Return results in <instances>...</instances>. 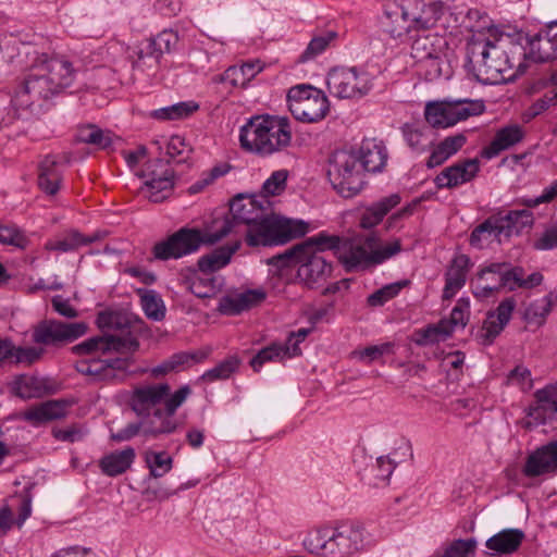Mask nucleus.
I'll list each match as a JSON object with an SVG mask.
<instances>
[{
  "mask_svg": "<svg viewBox=\"0 0 557 557\" xmlns=\"http://www.w3.org/2000/svg\"><path fill=\"white\" fill-rule=\"evenodd\" d=\"M14 511L18 518L16 523L23 524L32 512V495L28 490L11 497V505L3 506L0 509V535H4L14 523Z\"/></svg>",
  "mask_w": 557,
  "mask_h": 557,
  "instance_id": "bb28decb",
  "label": "nucleus"
},
{
  "mask_svg": "<svg viewBox=\"0 0 557 557\" xmlns=\"http://www.w3.org/2000/svg\"><path fill=\"white\" fill-rule=\"evenodd\" d=\"M357 156L362 164L363 172L381 171L387 159L384 148L373 140L363 141Z\"/></svg>",
  "mask_w": 557,
  "mask_h": 557,
  "instance_id": "4c0bfd02",
  "label": "nucleus"
},
{
  "mask_svg": "<svg viewBox=\"0 0 557 557\" xmlns=\"http://www.w3.org/2000/svg\"><path fill=\"white\" fill-rule=\"evenodd\" d=\"M338 236L320 233L300 245L272 257L269 264L277 268L298 265V277L309 287L321 284L332 274V264L322 256L326 249H333Z\"/></svg>",
  "mask_w": 557,
  "mask_h": 557,
  "instance_id": "7ed1b4c3",
  "label": "nucleus"
},
{
  "mask_svg": "<svg viewBox=\"0 0 557 557\" xmlns=\"http://www.w3.org/2000/svg\"><path fill=\"white\" fill-rule=\"evenodd\" d=\"M404 136L407 144L416 151L421 152L431 144L429 135L419 128L406 126L404 128Z\"/></svg>",
  "mask_w": 557,
  "mask_h": 557,
  "instance_id": "774afa93",
  "label": "nucleus"
},
{
  "mask_svg": "<svg viewBox=\"0 0 557 557\" xmlns=\"http://www.w3.org/2000/svg\"><path fill=\"white\" fill-rule=\"evenodd\" d=\"M407 13L401 8H395L392 11H385V17L382 22L385 32L393 38H398L410 27L407 24Z\"/></svg>",
  "mask_w": 557,
  "mask_h": 557,
  "instance_id": "8fccbe9b",
  "label": "nucleus"
},
{
  "mask_svg": "<svg viewBox=\"0 0 557 557\" xmlns=\"http://www.w3.org/2000/svg\"><path fill=\"white\" fill-rule=\"evenodd\" d=\"M466 140V137L461 134L445 138L432 150L426 161V166L432 169L442 165L463 147Z\"/></svg>",
  "mask_w": 557,
  "mask_h": 557,
  "instance_id": "ea45409f",
  "label": "nucleus"
},
{
  "mask_svg": "<svg viewBox=\"0 0 557 557\" xmlns=\"http://www.w3.org/2000/svg\"><path fill=\"white\" fill-rule=\"evenodd\" d=\"M475 549L474 539L456 540L446 547L442 557H474Z\"/></svg>",
  "mask_w": 557,
  "mask_h": 557,
  "instance_id": "052dcab7",
  "label": "nucleus"
},
{
  "mask_svg": "<svg viewBox=\"0 0 557 557\" xmlns=\"http://www.w3.org/2000/svg\"><path fill=\"white\" fill-rule=\"evenodd\" d=\"M396 463L385 456H381L376 459L372 471L374 472V486L386 485L389 476L395 470Z\"/></svg>",
  "mask_w": 557,
  "mask_h": 557,
  "instance_id": "680f3d73",
  "label": "nucleus"
},
{
  "mask_svg": "<svg viewBox=\"0 0 557 557\" xmlns=\"http://www.w3.org/2000/svg\"><path fill=\"white\" fill-rule=\"evenodd\" d=\"M480 171L476 158L465 159L445 168L434 180L437 188L453 189L471 182Z\"/></svg>",
  "mask_w": 557,
  "mask_h": 557,
  "instance_id": "5701e85b",
  "label": "nucleus"
},
{
  "mask_svg": "<svg viewBox=\"0 0 557 557\" xmlns=\"http://www.w3.org/2000/svg\"><path fill=\"white\" fill-rule=\"evenodd\" d=\"M503 220L508 225V232L512 234L520 233L525 226H530L533 223V214L528 210H511L507 213H503Z\"/></svg>",
  "mask_w": 557,
  "mask_h": 557,
  "instance_id": "4d7b16f0",
  "label": "nucleus"
},
{
  "mask_svg": "<svg viewBox=\"0 0 557 557\" xmlns=\"http://www.w3.org/2000/svg\"><path fill=\"white\" fill-rule=\"evenodd\" d=\"M178 42V36L171 29L159 33L154 38L148 39L145 47L138 52V61L145 57L152 58L156 63L159 62L163 53L171 52Z\"/></svg>",
  "mask_w": 557,
  "mask_h": 557,
  "instance_id": "72a5a7b5",
  "label": "nucleus"
},
{
  "mask_svg": "<svg viewBox=\"0 0 557 557\" xmlns=\"http://www.w3.org/2000/svg\"><path fill=\"white\" fill-rule=\"evenodd\" d=\"M409 284V281L404 280L383 286L368 296L367 302L371 307H380L385 302L396 297L399 292Z\"/></svg>",
  "mask_w": 557,
  "mask_h": 557,
  "instance_id": "6e6d98bb",
  "label": "nucleus"
},
{
  "mask_svg": "<svg viewBox=\"0 0 557 557\" xmlns=\"http://www.w3.org/2000/svg\"><path fill=\"white\" fill-rule=\"evenodd\" d=\"M522 472L528 478L557 473V441H550L531 451Z\"/></svg>",
  "mask_w": 557,
  "mask_h": 557,
  "instance_id": "4be33fe9",
  "label": "nucleus"
},
{
  "mask_svg": "<svg viewBox=\"0 0 557 557\" xmlns=\"http://www.w3.org/2000/svg\"><path fill=\"white\" fill-rule=\"evenodd\" d=\"M76 138L81 143L95 145L101 149H106L112 144L111 132L103 131L94 124L79 126Z\"/></svg>",
  "mask_w": 557,
  "mask_h": 557,
  "instance_id": "c03bdc74",
  "label": "nucleus"
},
{
  "mask_svg": "<svg viewBox=\"0 0 557 557\" xmlns=\"http://www.w3.org/2000/svg\"><path fill=\"white\" fill-rule=\"evenodd\" d=\"M88 325L85 322H62L46 319L37 323L32 333L34 343L45 346L60 347L85 335Z\"/></svg>",
  "mask_w": 557,
  "mask_h": 557,
  "instance_id": "4468645a",
  "label": "nucleus"
},
{
  "mask_svg": "<svg viewBox=\"0 0 557 557\" xmlns=\"http://www.w3.org/2000/svg\"><path fill=\"white\" fill-rule=\"evenodd\" d=\"M260 71L258 61L230 66L221 75V82L228 83L232 87H245Z\"/></svg>",
  "mask_w": 557,
  "mask_h": 557,
  "instance_id": "a19ab883",
  "label": "nucleus"
},
{
  "mask_svg": "<svg viewBox=\"0 0 557 557\" xmlns=\"http://www.w3.org/2000/svg\"><path fill=\"white\" fill-rule=\"evenodd\" d=\"M97 325L104 331H120L121 335L104 334L103 336H95L75 345L71 348L75 355H91L101 352L107 355L110 352L126 354L135 352L139 347L137 338L133 337L128 331L129 319L120 311L106 310L97 315Z\"/></svg>",
  "mask_w": 557,
  "mask_h": 557,
  "instance_id": "39448f33",
  "label": "nucleus"
},
{
  "mask_svg": "<svg viewBox=\"0 0 557 557\" xmlns=\"http://www.w3.org/2000/svg\"><path fill=\"white\" fill-rule=\"evenodd\" d=\"M363 535V528L359 524L324 527L310 530L302 545L309 553L323 557H348L362 548Z\"/></svg>",
  "mask_w": 557,
  "mask_h": 557,
  "instance_id": "0eeeda50",
  "label": "nucleus"
},
{
  "mask_svg": "<svg viewBox=\"0 0 557 557\" xmlns=\"http://www.w3.org/2000/svg\"><path fill=\"white\" fill-rule=\"evenodd\" d=\"M447 10L443 1H432L425 4L421 12L413 17L412 23L417 29H430L436 25L444 12Z\"/></svg>",
  "mask_w": 557,
  "mask_h": 557,
  "instance_id": "37998d69",
  "label": "nucleus"
},
{
  "mask_svg": "<svg viewBox=\"0 0 557 557\" xmlns=\"http://www.w3.org/2000/svg\"><path fill=\"white\" fill-rule=\"evenodd\" d=\"M524 533L519 529H506L490 537L485 545L495 554L508 555L515 553L522 541Z\"/></svg>",
  "mask_w": 557,
  "mask_h": 557,
  "instance_id": "e433bc0d",
  "label": "nucleus"
},
{
  "mask_svg": "<svg viewBox=\"0 0 557 557\" xmlns=\"http://www.w3.org/2000/svg\"><path fill=\"white\" fill-rule=\"evenodd\" d=\"M96 352H94L95 355ZM89 359L77 362L76 369L82 374L94 377L95 380H110V367L107 359L94 358L92 354Z\"/></svg>",
  "mask_w": 557,
  "mask_h": 557,
  "instance_id": "09e8293b",
  "label": "nucleus"
},
{
  "mask_svg": "<svg viewBox=\"0 0 557 557\" xmlns=\"http://www.w3.org/2000/svg\"><path fill=\"white\" fill-rule=\"evenodd\" d=\"M212 273L194 274L186 281L187 288L198 298L213 297L218 292L216 278Z\"/></svg>",
  "mask_w": 557,
  "mask_h": 557,
  "instance_id": "a18cd8bd",
  "label": "nucleus"
},
{
  "mask_svg": "<svg viewBox=\"0 0 557 557\" xmlns=\"http://www.w3.org/2000/svg\"><path fill=\"white\" fill-rule=\"evenodd\" d=\"M482 100L458 99L429 102L425 106L426 122L435 128H446L484 112Z\"/></svg>",
  "mask_w": 557,
  "mask_h": 557,
  "instance_id": "9b49d317",
  "label": "nucleus"
},
{
  "mask_svg": "<svg viewBox=\"0 0 557 557\" xmlns=\"http://www.w3.org/2000/svg\"><path fill=\"white\" fill-rule=\"evenodd\" d=\"M327 176L333 188L345 198L356 196L364 185L362 164L354 151H335L329 162Z\"/></svg>",
  "mask_w": 557,
  "mask_h": 557,
  "instance_id": "9d476101",
  "label": "nucleus"
},
{
  "mask_svg": "<svg viewBox=\"0 0 557 557\" xmlns=\"http://www.w3.org/2000/svg\"><path fill=\"white\" fill-rule=\"evenodd\" d=\"M70 403L63 399H52L32 406L22 413V418L34 426L59 420L67 414Z\"/></svg>",
  "mask_w": 557,
  "mask_h": 557,
  "instance_id": "393cba45",
  "label": "nucleus"
},
{
  "mask_svg": "<svg viewBox=\"0 0 557 557\" xmlns=\"http://www.w3.org/2000/svg\"><path fill=\"white\" fill-rule=\"evenodd\" d=\"M166 383L147 384L134 389L131 407L137 416H150L157 409L165 407V401L172 396Z\"/></svg>",
  "mask_w": 557,
  "mask_h": 557,
  "instance_id": "6ab92c4d",
  "label": "nucleus"
},
{
  "mask_svg": "<svg viewBox=\"0 0 557 557\" xmlns=\"http://www.w3.org/2000/svg\"><path fill=\"white\" fill-rule=\"evenodd\" d=\"M39 58L46 69L45 74L48 75L58 95L73 84L76 71L69 60L61 57H48L45 53Z\"/></svg>",
  "mask_w": 557,
  "mask_h": 557,
  "instance_id": "b1692460",
  "label": "nucleus"
},
{
  "mask_svg": "<svg viewBox=\"0 0 557 557\" xmlns=\"http://www.w3.org/2000/svg\"><path fill=\"white\" fill-rule=\"evenodd\" d=\"M139 293L145 314L153 321H161L165 317L163 300L153 290H139Z\"/></svg>",
  "mask_w": 557,
  "mask_h": 557,
  "instance_id": "864d4df0",
  "label": "nucleus"
},
{
  "mask_svg": "<svg viewBox=\"0 0 557 557\" xmlns=\"http://www.w3.org/2000/svg\"><path fill=\"white\" fill-rule=\"evenodd\" d=\"M447 42L438 34L426 33L418 35L411 45V57L416 62L426 61L428 58L445 54Z\"/></svg>",
  "mask_w": 557,
  "mask_h": 557,
  "instance_id": "c756f323",
  "label": "nucleus"
},
{
  "mask_svg": "<svg viewBox=\"0 0 557 557\" xmlns=\"http://www.w3.org/2000/svg\"><path fill=\"white\" fill-rule=\"evenodd\" d=\"M146 462L154 478H160L172 468V458L165 451H148Z\"/></svg>",
  "mask_w": 557,
  "mask_h": 557,
  "instance_id": "bf43d9fd",
  "label": "nucleus"
},
{
  "mask_svg": "<svg viewBox=\"0 0 557 557\" xmlns=\"http://www.w3.org/2000/svg\"><path fill=\"white\" fill-rule=\"evenodd\" d=\"M96 240V237L84 236L78 231H70L63 238L47 244V249L62 252L73 251Z\"/></svg>",
  "mask_w": 557,
  "mask_h": 557,
  "instance_id": "de8ad7c7",
  "label": "nucleus"
},
{
  "mask_svg": "<svg viewBox=\"0 0 557 557\" xmlns=\"http://www.w3.org/2000/svg\"><path fill=\"white\" fill-rule=\"evenodd\" d=\"M453 333L446 320H441L437 324L429 325L423 330L416 332V344L426 346L445 339Z\"/></svg>",
  "mask_w": 557,
  "mask_h": 557,
  "instance_id": "49530a36",
  "label": "nucleus"
},
{
  "mask_svg": "<svg viewBox=\"0 0 557 557\" xmlns=\"http://www.w3.org/2000/svg\"><path fill=\"white\" fill-rule=\"evenodd\" d=\"M503 213L491 215L471 233L469 243L472 247L483 249L493 243L502 244L510 238L508 225Z\"/></svg>",
  "mask_w": 557,
  "mask_h": 557,
  "instance_id": "412c9836",
  "label": "nucleus"
},
{
  "mask_svg": "<svg viewBox=\"0 0 557 557\" xmlns=\"http://www.w3.org/2000/svg\"><path fill=\"white\" fill-rule=\"evenodd\" d=\"M469 269L470 258L467 255H458L451 260L445 273L443 299H451L465 286Z\"/></svg>",
  "mask_w": 557,
  "mask_h": 557,
  "instance_id": "cd10ccee",
  "label": "nucleus"
},
{
  "mask_svg": "<svg viewBox=\"0 0 557 557\" xmlns=\"http://www.w3.org/2000/svg\"><path fill=\"white\" fill-rule=\"evenodd\" d=\"M286 349L282 345L272 344L262 348L250 361L252 369L258 372L261 367L269 361H281L286 358Z\"/></svg>",
  "mask_w": 557,
  "mask_h": 557,
  "instance_id": "13d9d810",
  "label": "nucleus"
},
{
  "mask_svg": "<svg viewBox=\"0 0 557 557\" xmlns=\"http://www.w3.org/2000/svg\"><path fill=\"white\" fill-rule=\"evenodd\" d=\"M379 237L374 234H357L339 238L333 249H336L339 261L347 271L366 270L380 264L397 255L401 245L398 239L381 247Z\"/></svg>",
  "mask_w": 557,
  "mask_h": 557,
  "instance_id": "423d86ee",
  "label": "nucleus"
},
{
  "mask_svg": "<svg viewBox=\"0 0 557 557\" xmlns=\"http://www.w3.org/2000/svg\"><path fill=\"white\" fill-rule=\"evenodd\" d=\"M416 63L419 66V71L424 74L425 79L434 81L443 74L444 54L431 57L426 61H418Z\"/></svg>",
  "mask_w": 557,
  "mask_h": 557,
  "instance_id": "338daca9",
  "label": "nucleus"
},
{
  "mask_svg": "<svg viewBox=\"0 0 557 557\" xmlns=\"http://www.w3.org/2000/svg\"><path fill=\"white\" fill-rule=\"evenodd\" d=\"M135 458V449L133 447H125L124 449L104 455L99 460V468L108 476H117L131 469Z\"/></svg>",
  "mask_w": 557,
  "mask_h": 557,
  "instance_id": "7c9ffc66",
  "label": "nucleus"
},
{
  "mask_svg": "<svg viewBox=\"0 0 557 557\" xmlns=\"http://www.w3.org/2000/svg\"><path fill=\"white\" fill-rule=\"evenodd\" d=\"M292 128L286 117L256 115L240 127V147L260 156H270L290 145Z\"/></svg>",
  "mask_w": 557,
  "mask_h": 557,
  "instance_id": "20e7f679",
  "label": "nucleus"
},
{
  "mask_svg": "<svg viewBox=\"0 0 557 557\" xmlns=\"http://www.w3.org/2000/svg\"><path fill=\"white\" fill-rule=\"evenodd\" d=\"M557 304V293L549 292L546 296L529 305L524 318L529 323L543 325L553 307Z\"/></svg>",
  "mask_w": 557,
  "mask_h": 557,
  "instance_id": "79ce46f5",
  "label": "nucleus"
},
{
  "mask_svg": "<svg viewBox=\"0 0 557 557\" xmlns=\"http://www.w3.org/2000/svg\"><path fill=\"white\" fill-rule=\"evenodd\" d=\"M523 40L529 46V49H525V59H530L539 63L549 62L557 59L550 41L549 25L545 30L540 32L531 39L522 36L521 42Z\"/></svg>",
  "mask_w": 557,
  "mask_h": 557,
  "instance_id": "2f4dec72",
  "label": "nucleus"
},
{
  "mask_svg": "<svg viewBox=\"0 0 557 557\" xmlns=\"http://www.w3.org/2000/svg\"><path fill=\"white\" fill-rule=\"evenodd\" d=\"M213 221H227L225 237L245 233L247 244L252 247L284 244L306 232L302 223L272 214L265 197L239 195L232 200L228 213Z\"/></svg>",
  "mask_w": 557,
  "mask_h": 557,
  "instance_id": "f257e3e1",
  "label": "nucleus"
},
{
  "mask_svg": "<svg viewBox=\"0 0 557 557\" xmlns=\"http://www.w3.org/2000/svg\"><path fill=\"white\" fill-rule=\"evenodd\" d=\"M515 308V298L508 297L498 305L495 311L488 312L482 326V337L485 344H491L500 334L510 321Z\"/></svg>",
  "mask_w": 557,
  "mask_h": 557,
  "instance_id": "a878e982",
  "label": "nucleus"
},
{
  "mask_svg": "<svg viewBox=\"0 0 557 557\" xmlns=\"http://www.w3.org/2000/svg\"><path fill=\"white\" fill-rule=\"evenodd\" d=\"M522 35L500 34L495 37L475 33L466 46L467 72L482 84H500L524 72L525 47Z\"/></svg>",
  "mask_w": 557,
  "mask_h": 557,
  "instance_id": "f03ea898",
  "label": "nucleus"
},
{
  "mask_svg": "<svg viewBox=\"0 0 557 557\" xmlns=\"http://www.w3.org/2000/svg\"><path fill=\"white\" fill-rule=\"evenodd\" d=\"M190 394L189 386H182L165 401V407L152 411L150 416H141L144 435L157 437L174 432L177 424L173 416Z\"/></svg>",
  "mask_w": 557,
  "mask_h": 557,
  "instance_id": "2eb2a0df",
  "label": "nucleus"
},
{
  "mask_svg": "<svg viewBox=\"0 0 557 557\" xmlns=\"http://www.w3.org/2000/svg\"><path fill=\"white\" fill-rule=\"evenodd\" d=\"M470 317V301L467 298L457 300L456 306L453 308L449 320H446L449 327L460 326L463 327L469 321Z\"/></svg>",
  "mask_w": 557,
  "mask_h": 557,
  "instance_id": "0e129e2a",
  "label": "nucleus"
},
{
  "mask_svg": "<svg viewBox=\"0 0 557 557\" xmlns=\"http://www.w3.org/2000/svg\"><path fill=\"white\" fill-rule=\"evenodd\" d=\"M267 298L264 288L234 289L219 300L218 310L225 315H237L261 305Z\"/></svg>",
  "mask_w": 557,
  "mask_h": 557,
  "instance_id": "aec40b11",
  "label": "nucleus"
},
{
  "mask_svg": "<svg viewBox=\"0 0 557 557\" xmlns=\"http://www.w3.org/2000/svg\"><path fill=\"white\" fill-rule=\"evenodd\" d=\"M288 172L286 170H278L271 174V176L263 183L262 190L263 197L280 195L286 186Z\"/></svg>",
  "mask_w": 557,
  "mask_h": 557,
  "instance_id": "69168bd1",
  "label": "nucleus"
},
{
  "mask_svg": "<svg viewBox=\"0 0 557 557\" xmlns=\"http://www.w3.org/2000/svg\"><path fill=\"white\" fill-rule=\"evenodd\" d=\"M0 244L24 248L27 238L15 225L0 223Z\"/></svg>",
  "mask_w": 557,
  "mask_h": 557,
  "instance_id": "e2e57ef3",
  "label": "nucleus"
},
{
  "mask_svg": "<svg viewBox=\"0 0 557 557\" xmlns=\"http://www.w3.org/2000/svg\"><path fill=\"white\" fill-rule=\"evenodd\" d=\"M335 37L336 33L330 30L312 37L306 50L299 57V61L307 62L314 59L315 57H318L319 54L326 50V48L330 46L331 41L335 39Z\"/></svg>",
  "mask_w": 557,
  "mask_h": 557,
  "instance_id": "5fc2aeb1",
  "label": "nucleus"
},
{
  "mask_svg": "<svg viewBox=\"0 0 557 557\" xmlns=\"http://www.w3.org/2000/svg\"><path fill=\"white\" fill-rule=\"evenodd\" d=\"M144 185L140 193L151 202H162L166 199L174 186V171L170 164L161 159L147 164L141 173Z\"/></svg>",
  "mask_w": 557,
  "mask_h": 557,
  "instance_id": "dca6fc26",
  "label": "nucleus"
},
{
  "mask_svg": "<svg viewBox=\"0 0 557 557\" xmlns=\"http://www.w3.org/2000/svg\"><path fill=\"white\" fill-rule=\"evenodd\" d=\"M292 115L301 122L315 123L325 117L330 110L326 96L312 86L292 87L287 94Z\"/></svg>",
  "mask_w": 557,
  "mask_h": 557,
  "instance_id": "f8f14e48",
  "label": "nucleus"
},
{
  "mask_svg": "<svg viewBox=\"0 0 557 557\" xmlns=\"http://www.w3.org/2000/svg\"><path fill=\"white\" fill-rule=\"evenodd\" d=\"M543 278L540 272L525 276L521 267H511L508 262H494L479 271L473 294L476 298H487L503 288L509 292L518 288L531 289L541 285Z\"/></svg>",
  "mask_w": 557,
  "mask_h": 557,
  "instance_id": "1a4fd4ad",
  "label": "nucleus"
},
{
  "mask_svg": "<svg viewBox=\"0 0 557 557\" xmlns=\"http://www.w3.org/2000/svg\"><path fill=\"white\" fill-rule=\"evenodd\" d=\"M45 73L46 69L39 55H37L15 95V100L21 107H28L36 100H46L58 95L53 84Z\"/></svg>",
  "mask_w": 557,
  "mask_h": 557,
  "instance_id": "f3484780",
  "label": "nucleus"
},
{
  "mask_svg": "<svg viewBox=\"0 0 557 557\" xmlns=\"http://www.w3.org/2000/svg\"><path fill=\"white\" fill-rule=\"evenodd\" d=\"M64 164L55 156H47L39 165L38 186L47 195H55L62 182Z\"/></svg>",
  "mask_w": 557,
  "mask_h": 557,
  "instance_id": "c85d7f7f",
  "label": "nucleus"
},
{
  "mask_svg": "<svg viewBox=\"0 0 557 557\" xmlns=\"http://www.w3.org/2000/svg\"><path fill=\"white\" fill-rule=\"evenodd\" d=\"M523 138V132L518 125H509L500 128L491 144L482 150V157L492 159L502 151L515 146Z\"/></svg>",
  "mask_w": 557,
  "mask_h": 557,
  "instance_id": "f704fd0d",
  "label": "nucleus"
},
{
  "mask_svg": "<svg viewBox=\"0 0 557 557\" xmlns=\"http://www.w3.org/2000/svg\"><path fill=\"white\" fill-rule=\"evenodd\" d=\"M9 389L11 394L22 399L38 398L45 395L46 384L37 376L20 374L11 380Z\"/></svg>",
  "mask_w": 557,
  "mask_h": 557,
  "instance_id": "c9c22d12",
  "label": "nucleus"
},
{
  "mask_svg": "<svg viewBox=\"0 0 557 557\" xmlns=\"http://www.w3.org/2000/svg\"><path fill=\"white\" fill-rule=\"evenodd\" d=\"M239 364L240 360L237 356H230L214 368L206 371L200 379L209 383L219 380H226L238 370Z\"/></svg>",
  "mask_w": 557,
  "mask_h": 557,
  "instance_id": "603ef678",
  "label": "nucleus"
},
{
  "mask_svg": "<svg viewBox=\"0 0 557 557\" xmlns=\"http://www.w3.org/2000/svg\"><path fill=\"white\" fill-rule=\"evenodd\" d=\"M399 202L400 197L397 194H394L373 203L362 213L360 226L366 230L374 227Z\"/></svg>",
  "mask_w": 557,
  "mask_h": 557,
  "instance_id": "58836bf2",
  "label": "nucleus"
},
{
  "mask_svg": "<svg viewBox=\"0 0 557 557\" xmlns=\"http://www.w3.org/2000/svg\"><path fill=\"white\" fill-rule=\"evenodd\" d=\"M227 231V221H212L205 231L182 227L165 239L156 243L152 247V255L162 261L180 259L198 251L203 244L212 245L220 242L225 237Z\"/></svg>",
  "mask_w": 557,
  "mask_h": 557,
  "instance_id": "6e6552de",
  "label": "nucleus"
},
{
  "mask_svg": "<svg viewBox=\"0 0 557 557\" xmlns=\"http://www.w3.org/2000/svg\"><path fill=\"white\" fill-rule=\"evenodd\" d=\"M536 405L529 409V421L525 428L531 429L537 425H549L557 428V383L545 386L535 392Z\"/></svg>",
  "mask_w": 557,
  "mask_h": 557,
  "instance_id": "a211bd4d",
  "label": "nucleus"
},
{
  "mask_svg": "<svg viewBox=\"0 0 557 557\" xmlns=\"http://www.w3.org/2000/svg\"><path fill=\"white\" fill-rule=\"evenodd\" d=\"M198 104L189 101V102H178L170 107L161 108L159 110H154L151 113V116L157 120H180L191 115L194 112L198 110Z\"/></svg>",
  "mask_w": 557,
  "mask_h": 557,
  "instance_id": "3c124183",
  "label": "nucleus"
},
{
  "mask_svg": "<svg viewBox=\"0 0 557 557\" xmlns=\"http://www.w3.org/2000/svg\"><path fill=\"white\" fill-rule=\"evenodd\" d=\"M329 91L339 99H359L369 94L372 83L369 74L356 67H335L327 74Z\"/></svg>",
  "mask_w": 557,
  "mask_h": 557,
  "instance_id": "ddd939ff",
  "label": "nucleus"
},
{
  "mask_svg": "<svg viewBox=\"0 0 557 557\" xmlns=\"http://www.w3.org/2000/svg\"><path fill=\"white\" fill-rule=\"evenodd\" d=\"M240 240L236 239L233 243L215 248L210 253L199 258L198 268L201 273H213L225 265L232 259V256L240 248Z\"/></svg>",
  "mask_w": 557,
  "mask_h": 557,
  "instance_id": "473e14b6",
  "label": "nucleus"
}]
</instances>
